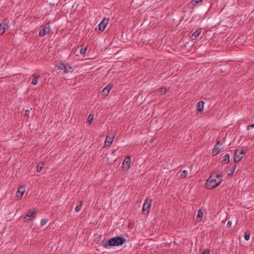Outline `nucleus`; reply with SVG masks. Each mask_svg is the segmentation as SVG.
I'll use <instances>...</instances> for the list:
<instances>
[{
	"instance_id": "nucleus-27",
	"label": "nucleus",
	"mask_w": 254,
	"mask_h": 254,
	"mask_svg": "<svg viewBox=\"0 0 254 254\" xmlns=\"http://www.w3.org/2000/svg\"><path fill=\"white\" fill-rule=\"evenodd\" d=\"M250 233L249 232H246L245 234V236H244L245 239L246 241H248L250 239Z\"/></svg>"
},
{
	"instance_id": "nucleus-31",
	"label": "nucleus",
	"mask_w": 254,
	"mask_h": 254,
	"mask_svg": "<svg viewBox=\"0 0 254 254\" xmlns=\"http://www.w3.org/2000/svg\"><path fill=\"white\" fill-rule=\"evenodd\" d=\"M210 254V251L209 250H206L202 253V254Z\"/></svg>"
},
{
	"instance_id": "nucleus-28",
	"label": "nucleus",
	"mask_w": 254,
	"mask_h": 254,
	"mask_svg": "<svg viewBox=\"0 0 254 254\" xmlns=\"http://www.w3.org/2000/svg\"><path fill=\"white\" fill-rule=\"evenodd\" d=\"M47 219H42L40 223L41 226H43L44 225H45L47 223Z\"/></svg>"
},
{
	"instance_id": "nucleus-5",
	"label": "nucleus",
	"mask_w": 254,
	"mask_h": 254,
	"mask_svg": "<svg viewBox=\"0 0 254 254\" xmlns=\"http://www.w3.org/2000/svg\"><path fill=\"white\" fill-rule=\"evenodd\" d=\"M152 203V200L150 198H146L144 202L142 212L144 214H148L150 211V208Z\"/></svg>"
},
{
	"instance_id": "nucleus-15",
	"label": "nucleus",
	"mask_w": 254,
	"mask_h": 254,
	"mask_svg": "<svg viewBox=\"0 0 254 254\" xmlns=\"http://www.w3.org/2000/svg\"><path fill=\"white\" fill-rule=\"evenodd\" d=\"M114 136L113 137L107 136L105 139V145L108 147H110L112 144Z\"/></svg>"
},
{
	"instance_id": "nucleus-36",
	"label": "nucleus",
	"mask_w": 254,
	"mask_h": 254,
	"mask_svg": "<svg viewBox=\"0 0 254 254\" xmlns=\"http://www.w3.org/2000/svg\"><path fill=\"white\" fill-rule=\"evenodd\" d=\"M115 150H114V151H113V152H112V154H114V153H115Z\"/></svg>"
},
{
	"instance_id": "nucleus-18",
	"label": "nucleus",
	"mask_w": 254,
	"mask_h": 254,
	"mask_svg": "<svg viewBox=\"0 0 254 254\" xmlns=\"http://www.w3.org/2000/svg\"><path fill=\"white\" fill-rule=\"evenodd\" d=\"M203 217V212L201 211V209H199L198 210L197 214L196 216V220L198 222H200L201 221Z\"/></svg>"
},
{
	"instance_id": "nucleus-29",
	"label": "nucleus",
	"mask_w": 254,
	"mask_h": 254,
	"mask_svg": "<svg viewBox=\"0 0 254 254\" xmlns=\"http://www.w3.org/2000/svg\"><path fill=\"white\" fill-rule=\"evenodd\" d=\"M167 89L166 87H162L160 89V93L162 94H164L166 93Z\"/></svg>"
},
{
	"instance_id": "nucleus-10",
	"label": "nucleus",
	"mask_w": 254,
	"mask_h": 254,
	"mask_svg": "<svg viewBox=\"0 0 254 254\" xmlns=\"http://www.w3.org/2000/svg\"><path fill=\"white\" fill-rule=\"evenodd\" d=\"M109 19L104 18L102 22L98 25V30L100 32H102L104 30L106 27L108 23Z\"/></svg>"
},
{
	"instance_id": "nucleus-24",
	"label": "nucleus",
	"mask_w": 254,
	"mask_h": 254,
	"mask_svg": "<svg viewBox=\"0 0 254 254\" xmlns=\"http://www.w3.org/2000/svg\"><path fill=\"white\" fill-rule=\"evenodd\" d=\"M86 50H87L86 47H82L80 50L79 53L81 55H84L85 53Z\"/></svg>"
},
{
	"instance_id": "nucleus-34",
	"label": "nucleus",
	"mask_w": 254,
	"mask_h": 254,
	"mask_svg": "<svg viewBox=\"0 0 254 254\" xmlns=\"http://www.w3.org/2000/svg\"><path fill=\"white\" fill-rule=\"evenodd\" d=\"M29 113H30L29 110H26L25 111V115L26 116H28L29 114Z\"/></svg>"
},
{
	"instance_id": "nucleus-22",
	"label": "nucleus",
	"mask_w": 254,
	"mask_h": 254,
	"mask_svg": "<svg viewBox=\"0 0 254 254\" xmlns=\"http://www.w3.org/2000/svg\"><path fill=\"white\" fill-rule=\"evenodd\" d=\"M101 238H102V235L96 234L95 235V237L94 238V242H96V243H98L100 242V241L101 240Z\"/></svg>"
},
{
	"instance_id": "nucleus-12",
	"label": "nucleus",
	"mask_w": 254,
	"mask_h": 254,
	"mask_svg": "<svg viewBox=\"0 0 254 254\" xmlns=\"http://www.w3.org/2000/svg\"><path fill=\"white\" fill-rule=\"evenodd\" d=\"M202 29L201 28L197 29L191 35L190 39L191 41H196L199 37L201 33Z\"/></svg>"
},
{
	"instance_id": "nucleus-7",
	"label": "nucleus",
	"mask_w": 254,
	"mask_h": 254,
	"mask_svg": "<svg viewBox=\"0 0 254 254\" xmlns=\"http://www.w3.org/2000/svg\"><path fill=\"white\" fill-rule=\"evenodd\" d=\"M36 217V211L35 209H30L27 214L24 217L25 222H29L32 220L33 218Z\"/></svg>"
},
{
	"instance_id": "nucleus-26",
	"label": "nucleus",
	"mask_w": 254,
	"mask_h": 254,
	"mask_svg": "<svg viewBox=\"0 0 254 254\" xmlns=\"http://www.w3.org/2000/svg\"><path fill=\"white\" fill-rule=\"evenodd\" d=\"M93 121V116L91 114H90L87 119V122H88L89 124L91 123L92 121Z\"/></svg>"
},
{
	"instance_id": "nucleus-25",
	"label": "nucleus",
	"mask_w": 254,
	"mask_h": 254,
	"mask_svg": "<svg viewBox=\"0 0 254 254\" xmlns=\"http://www.w3.org/2000/svg\"><path fill=\"white\" fill-rule=\"evenodd\" d=\"M43 163H42V166H40L39 164H38L37 166V169H36V171L37 172H40L43 169Z\"/></svg>"
},
{
	"instance_id": "nucleus-30",
	"label": "nucleus",
	"mask_w": 254,
	"mask_h": 254,
	"mask_svg": "<svg viewBox=\"0 0 254 254\" xmlns=\"http://www.w3.org/2000/svg\"><path fill=\"white\" fill-rule=\"evenodd\" d=\"M236 165H235L232 168L230 169L229 171H230V174L231 175H232L234 174L235 169H236Z\"/></svg>"
},
{
	"instance_id": "nucleus-32",
	"label": "nucleus",
	"mask_w": 254,
	"mask_h": 254,
	"mask_svg": "<svg viewBox=\"0 0 254 254\" xmlns=\"http://www.w3.org/2000/svg\"><path fill=\"white\" fill-rule=\"evenodd\" d=\"M254 124H252V125H251L247 127V129H248V130H249V129H252V128H254Z\"/></svg>"
},
{
	"instance_id": "nucleus-33",
	"label": "nucleus",
	"mask_w": 254,
	"mask_h": 254,
	"mask_svg": "<svg viewBox=\"0 0 254 254\" xmlns=\"http://www.w3.org/2000/svg\"><path fill=\"white\" fill-rule=\"evenodd\" d=\"M232 223V222L231 221H229L227 222V226L229 227H230L231 226Z\"/></svg>"
},
{
	"instance_id": "nucleus-16",
	"label": "nucleus",
	"mask_w": 254,
	"mask_h": 254,
	"mask_svg": "<svg viewBox=\"0 0 254 254\" xmlns=\"http://www.w3.org/2000/svg\"><path fill=\"white\" fill-rule=\"evenodd\" d=\"M204 102L203 101H199L197 104V110L199 112H202L204 109Z\"/></svg>"
},
{
	"instance_id": "nucleus-35",
	"label": "nucleus",
	"mask_w": 254,
	"mask_h": 254,
	"mask_svg": "<svg viewBox=\"0 0 254 254\" xmlns=\"http://www.w3.org/2000/svg\"><path fill=\"white\" fill-rule=\"evenodd\" d=\"M219 144H220V140H218L215 145H217V146H218Z\"/></svg>"
},
{
	"instance_id": "nucleus-23",
	"label": "nucleus",
	"mask_w": 254,
	"mask_h": 254,
	"mask_svg": "<svg viewBox=\"0 0 254 254\" xmlns=\"http://www.w3.org/2000/svg\"><path fill=\"white\" fill-rule=\"evenodd\" d=\"M188 171L187 170H184L183 171L181 172V174L180 175V178L181 179H184L188 175Z\"/></svg>"
},
{
	"instance_id": "nucleus-1",
	"label": "nucleus",
	"mask_w": 254,
	"mask_h": 254,
	"mask_svg": "<svg viewBox=\"0 0 254 254\" xmlns=\"http://www.w3.org/2000/svg\"><path fill=\"white\" fill-rule=\"evenodd\" d=\"M223 176L215 173L211 174L207 179L205 186L206 188L211 190L219 186L223 181Z\"/></svg>"
},
{
	"instance_id": "nucleus-6",
	"label": "nucleus",
	"mask_w": 254,
	"mask_h": 254,
	"mask_svg": "<svg viewBox=\"0 0 254 254\" xmlns=\"http://www.w3.org/2000/svg\"><path fill=\"white\" fill-rule=\"evenodd\" d=\"M9 28V21L7 19H4L0 24V35L3 34L6 30Z\"/></svg>"
},
{
	"instance_id": "nucleus-21",
	"label": "nucleus",
	"mask_w": 254,
	"mask_h": 254,
	"mask_svg": "<svg viewBox=\"0 0 254 254\" xmlns=\"http://www.w3.org/2000/svg\"><path fill=\"white\" fill-rule=\"evenodd\" d=\"M83 205L82 201H80L79 203L77 205V206L75 208V211L77 212H79L81 209L82 208Z\"/></svg>"
},
{
	"instance_id": "nucleus-3",
	"label": "nucleus",
	"mask_w": 254,
	"mask_h": 254,
	"mask_svg": "<svg viewBox=\"0 0 254 254\" xmlns=\"http://www.w3.org/2000/svg\"><path fill=\"white\" fill-rule=\"evenodd\" d=\"M58 68L62 70H64L65 73H71L73 71V67L68 63H60L58 65Z\"/></svg>"
},
{
	"instance_id": "nucleus-14",
	"label": "nucleus",
	"mask_w": 254,
	"mask_h": 254,
	"mask_svg": "<svg viewBox=\"0 0 254 254\" xmlns=\"http://www.w3.org/2000/svg\"><path fill=\"white\" fill-rule=\"evenodd\" d=\"M50 31V26L45 27L40 31L39 35L40 37H44L46 34H48Z\"/></svg>"
},
{
	"instance_id": "nucleus-11",
	"label": "nucleus",
	"mask_w": 254,
	"mask_h": 254,
	"mask_svg": "<svg viewBox=\"0 0 254 254\" xmlns=\"http://www.w3.org/2000/svg\"><path fill=\"white\" fill-rule=\"evenodd\" d=\"M204 0H192L190 2L189 7L191 9H193L195 6L197 5H200Z\"/></svg>"
},
{
	"instance_id": "nucleus-8",
	"label": "nucleus",
	"mask_w": 254,
	"mask_h": 254,
	"mask_svg": "<svg viewBox=\"0 0 254 254\" xmlns=\"http://www.w3.org/2000/svg\"><path fill=\"white\" fill-rule=\"evenodd\" d=\"M130 165V157L129 156L127 157L123 162L122 168L125 170L129 169Z\"/></svg>"
},
{
	"instance_id": "nucleus-4",
	"label": "nucleus",
	"mask_w": 254,
	"mask_h": 254,
	"mask_svg": "<svg viewBox=\"0 0 254 254\" xmlns=\"http://www.w3.org/2000/svg\"><path fill=\"white\" fill-rule=\"evenodd\" d=\"M246 152L243 149H236L235 150L234 160L235 162H239L243 158V155Z\"/></svg>"
},
{
	"instance_id": "nucleus-17",
	"label": "nucleus",
	"mask_w": 254,
	"mask_h": 254,
	"mask_svg": "<svg viewBox=\"0 0 254 254\" xmlns=\"http://www.w3.org/2000/svg\"><path fill=\"white\" fill-rule=\"evenodd\" d=\"M32 76L33 77L32 81L31 82V84L33 85H36L37 84L38 82L39 79L40 77V75H36L35 74H34L32 75Z\"/></svg>"
},
{
	"instance_id": "nucleus-19",
	"label": "nucleus",
	"mask_w": 254,
	"mask_h": 254,
	"mask_svg": "<svg viewBox=\"0 0 254 254\" xmlns=\"http://www.w3.org/2000/svg\"><path fill=\"white\" fill-rule=\"evenodd\" d=\"M221 148H219L217 145H215L214 146V147L212 150V153L213 155H216L218 154L220 151L221 150Z\"/></svg>"
},
{
	"instance_id": "nucleus-13",
	"label": "nucleus",
	"mask_w": 254,
	"mask_h": 254,
	"mask_svg": "<svg viewBox=\"0 0 254 254\" xmlns=\"http://www.w3.org/2000/svg\"><path fill=\"white\" fill-rule=\"evenodd\" d=\"M113 85L112 83H109L104 89L102 90V93L104 96H107L111 89L113 88Z\"/></svg>"
},
{
	"instance_id": "nucleus-20",
	"label": "nucleus",
	"mask_w": 254,
	"mask_h": 254,
	"mask_svg": "<svg viewBox=\"0 0 254 254\" xmlns=\"http://www.w3.org/2000/svg\"><path fill=\"white\" fill-rule=\"evenodd\" d=\"M230 155L227 153L225 155L223 159L222 160V164H227L229 162Z\"/></svg>"
},
{
	"instance_id": "nucleus-2",
	"label": "nucleus",
	"mask_w": 254,
	"mask_h": 254,
	"mask_svg": "<svg viewBox=\"0 0 254 254\" xmlns=\"http://www.w3.org/2000/svg\"><path fill=\"white\" fill-rule=\"evenodd\" d=\"M125 242L126 239L124 238L117 236L109 239L103 245V247L106 249H109L111 247L121 246Z\"/></svg>"
},
{
	"instance_id": "nucleus-9",
	"label": "nucleus",
	"mask_w": 254,
	"mask_h": 254,
	"mask_svg": "<svg viewBox=\"0 0 254 254\" xmlns=\"http://www.w3.org/2000/svg\"><path fill=\"white\" fill-rule=\"evenodd\" d=\"M25 191V186H21L19 187L16 192V197L18 200L22 198L23 194Z\"/></svg>"
}]
</instances>
